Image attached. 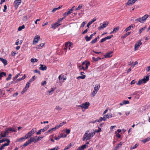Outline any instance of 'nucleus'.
<instances>
[{"mask_svg":"<svg viewBox=\"0 0 150 150\" xmlns=\"http://www.w3.org/2000/svg\"><path fill=\"white\" fill-rule=\"evenodd\" d=\"M89 130H87L83 136L82 140L83 141H87L90 139L95 134V132L94 131L91 133L89 132Z\"/></svg>","mask_w":150,"mask_h":150,"instance_id":"1","label":"nucleus"},{"mask_svg":"<svg viewBox=\"0 0 150 150\" xmlns=\"http://www.w3.org/2000/svg\"><path fill=\"white\" fill-rule=\"evenodd\" d=\"M149 76L148 74L147 75L144 76L143 79L139 80L137 84L139 85L142 83H145L149 81Z\"/></svg>","mask_w":150,"mask_h":150,"instance_id":"2","label":"nucleus"},{"mask_svg":"<svg viewBox=\"0 0 150 150\" xmlns=\"http://www.w3.org/2000/svg\"><path fill=\"white\" fill-rule=\"evenodd\" d=\"M21 2V0H15L14 2L15 4L14 7L15 9H16L18 6V5Z\"/></svg>","mask_w":150,"mask_h":150,"instance_id":"3","label":"nucleus"},{"mask_svg":"<svg viewBox=\"0 0 150 150\" xmlns=\"http://www.w3.org/2000/svg\"><path fill=\"white\" fill-rule=\"evenodd\" d=\"M108 22L106 21H104L103 22L102 25H101L99 27L98 29V30H100L101 29H103L105 28L108 25Z\"/></svg>","mask_w":150,"mask_h":150,"instance_id":"4","label":"nucleus"},{"mask_svg":"<svg viewBox=\"0 0 150 150\" xmlns=\"http://www.w3.org/2000/svg\"><path fill=\"white\" fill-rule=\"evenodd\" d=\"M61 25V24H59L57 22H56L53 24H52L51 25V28H52L53 29H55L56 28Z\"/></svg>","mask_w":150,"mask_h":150,"instance_id":"5","label":"nucleus"},{"mask_svg":"<svg viewBox=\"0 0 150 150\" xmlns=\"http://www.w3.org/2000/svg\"><path fill=\"white\" fill-rule=\"evenodd\" d=\"M137 0H128L127 2L126 3V5H132Z\"/></svg>","mask_w":150,"mask_h":150,"instance_id":"6","label":"nucleus"},{"mask_svg":"<svg viewBox=\"0 0 150 150\" xmlns=\"http://www.w3.org/2000/svg\"><path fill=\"white\" fill-rule=\"evenodd\" d=\"M141 40H139L135 45L134 46V49L135 50H136L137 49V48H138L140 45L142 44V42L141 41Z\"/></svg>","mask_w":150,"mask_h":150,"instance_id":"7","label":"nucleus"},{"mask_svg":"<svg viewBox=\"0 0 150 150\" xmlns=\"http://www.w3.org/2000/svg\"><path fill=\"white\" fill-rule=\"evenodd\" d=\"M90 103L88 102H86L82 104V108H84L85 109H87L89 106Z\"/></svg>","mask_w":150,"mask_h":150,"instance_id":"8","label":"nucleus"},{"mask_svg":"<svg viewBox=\"0 0 150 150\" xmlns=\"http://www.w3.org/2000/svg\"><path fill=\"white\" fill-rule=\"evenodd\" d=\"M40 38V36L39 35H36L34 38L33 44H35L36 43H37L39 40Z\"/></svg>","mask_w":150,"mask_h":150,"instance_id":"9","label":"nucleus"},{"mask_svg":"<svg viewBox=\"0 0 150 150\" xmlns=\"http://www.w3.org/2000/svg\"><path fill=\"white\" fill-rule=\"evenodd\" d=\"M112 51H110V52H108L106 53L104 55L105 58H108L111 57L112 55H110L112 54L113 53Z\"/></svg>","mask_w":150,"mask_h":150,"instance_id":"10","label":"nucleus"},{"mask_svg":"<svg viewBox=\"0 0 150 150\" xmlns=\"http://www.w3.org/2000/svg\"><path fill=\"white\" fill-rule=\"evenodd\" d=\"M134 27L135 25L134 24H132L126 28L125 31L126 32H127V31L130 30L132 28H133Z\"/></svg>","mask_w":150,"mask_h":150,"instance_id":"11","label":"nucleus"},{"mask_svg":"<svg viewBox=\"0 0 150 150\" xmlns=\"http://www.w3.org/2000/svg\"><path fill=\"white\" fill-rule=\"evenodd\" d=\"M40 67L39 68V69L40 70L42 71H44L46 70L47 69V67L45 65H44L41 64L40 65Z\"/></svg>","mask_w":150,"mask_h":150,"instance_id":"12","label":"nucleus"},{"mask_svg":"<svg viewBox=\"0 0 150 150\" xmlns=\"http://www.w3.org/2000/svg\"><path fill=\"white\" fill-rule=\"evenodd\" d=\"M96 20V18H94L93 20L89 21L88 23L87 24V26L88 28H89V26L93 22L95 21Z\"/></svg>","mask_w":150,"mask_h":150,"instance_id":"13","label":"nucleus"},{"mask_svg":"<svg viewBox=\"0 0 150 150\" xmlns=\"http://www.w3.org/2000/svg\"><path fill=\"white\" fill-rule=\"evenodd\" d=\"M100 86L99 84L98 85L96 84L95 85V87H94V90L98 92V90H99Z\"/></svg>","mask_w":150,"mask_h":150,"instance_id":"14","label":"nucleus"},{"mask_svg":"<svg viewBox=\"0 0 150 150\" xmlns=\"http://www.w3.org/2000/svg\"><path fill=\"white\" fill-rule=\"evenodd\" d=\"M103 58H101L99 57H97V58H95L94 57H93L92 58V59L93 61V62H96L98 61V60H101L102 59H103Z\"/></svg>","mask_w":150,"mask_h":150,"instance_id":"15","label":"nucleus"},{"mask_svg":"<svg viewBox=\"0 0 150 150\" xmlns=\"http://www.w3.org/2000/svg\"><path fill=\"white\" fill-rule=\"evenodd\" d=\"M149 16H150L149 15L146 14L142 17V21H143V23H144V21H146V19L148 18V17Z\"/></svg>","mask_w":150,"mask_h":150,"instance_id":"16","label":"nucleus"},{"mask_svg":"<svg viewBox=\"0 0 150 150\" xmlns=\"http://www.w3.org/2000/svg\"><path fill=\"white\" fill-rule=\"evenodd\" d=\"M37 136L34 137H33L30 138L32 142H33L34 143H35L38 142L36 138Z\"/></svg>","mask_w":150,"mask_h":150,"instance_id":"17","label":"nucleus"},{"mask_svg":"<svg viewBox=\"0 0 150 150\" xmlns=\"http://www.w3.org/2000/svg\"><path fill=\"white\" fill-rule=\"evenodd\" d=\"M5 141L7 142V143H10V140L8 139H3L1 140H0V143H3Z\"/></svg>","mask_w":150,"mask_h":150,"instance_id":"18","label":"nucleus"},{"mask_svg":"<svg viewBox=\"0 0 150 150\" xmlns=\"http://www.w3.org/2000/svg\"><path fill=\"white\" fill-rule=\"evenodd\" d=\"M81 76H79L78 77H77L76 78L77 79H84L86 77V76L83 74L81 75Z\"/></svg>","mask_w":150,"mask_h":150,"instance_id":"19","label":"nucleus"},{"mask_svg":"<svg viewBox=\"0 0 150 150\" xmlns=\"http://www.w3.org/2000/svg\"><path fill=\"white\" fill-rule=\"evenodd\" d=\"M2 62L4 64V65H6L7 64V61L6 59H3L1 58V59H0Z\"/></svg>","mask_w":150,"mask_h":150,"instance_id":"20","label":"nucleus"},{"mask_svg":"<svg viewBox=\"0 0 150 150\" xmlns=\"http://www.w3.org/2000/svg\"><path fill=\"white\" fill-rule=\"evenodd\" d=\"M122 144V143L120 142L119 144H118L115 147V150H117L118 149L119 147Z\"/></svg>","mask_w":150,"mask_h":150,"instance_id":"21","label":"nucleus"},{"mask_svg":"<svg viewBox=\"0 0 150 150\" xmlns=\"http://www.w3.org/2000/svg\"><path fill=\"white\" fill-rule=\"evenodd\" d=\"M150 139V137L146 138L142 140V142L144 143H146L148 142Z\"/></svg>","mask_w":150,"mask_h":150,"instance_id":"22","label":"nucleus"},{"mask_svg":"<svg viewBox=\"0 0 150 150\" xmlns=\"http://www.w3.org/2000/svg\"><path fill=\"white\" fill-rule=\"evenodd\" d=\"M63 137V135L62 134H61L60 135L58 136L57 137H56V136H55V139L56 140H58L60 139L61 137Z\"/></svg>","mask_w":150,"mask_h":150,"instance_id":"23","label":"nucleus"},{"mask_svg":"<svg viewBox=\"0 0 150 150\" xmlns=\"http://www.w3.org/2000/svg\"><path fill=\"white\" fill-rule=\"evenodd\" d=\"M32 135V134H31V133L29 132L27 134H25V138L27 139L28 138L30 137Z\"/></svg>","mask_w":150,"mask_h":150,"instance_id":"24","label":"nucleus"},{"mask_svg":"<svg viewBox=\"0 0 150 150\" xmlns=\"http://www.w3.org/2000/svg\"><path fill=\"white\" fill-rule=\"evenodd\" d=\"M5 76V77L6 76V73L4 72H0V79H1L3 76Z\"/></svg>","mask_w":150,"mask_h":150,"instance_id":"25","label":"nucleus"},{"mask_svg":"<svg viewBox=\"0 0 150 150\" xmlns=\"http://www.w3.org/2000/svg\"><path fill=\"white\" fill-rule=\"evenodd\" d=\"M85 38L87 42L89 41L92 39L90 36L88 37L87 35H86L85 36Z\"/></svg>","mask_w":150,"mask_h":150,"instance_id":"26","label":"nucleus"},{"mask_svg":"<svg viewBox=\"0 0 150 150\" xmlns=\"http://www.w3.org/2000/svg\"><path fill=\"white\" fill-rule=\"evenodd\" d=\"M131 33V32H128L126 33L124 35L122 36V38H126L127 36L130 35Z\"/></svg>","mask_w":150,"mask_h":150,"instance_id":"27","label":"nucleus"},{"mask_svg":"<svg viewBox=\"0 0 150 150\" xmlns=\"http://www.w3.org/2000/svg\"><path fill=\"white\" fill-rule=\"evenodd\" d=\"M9 144V143H5L4 144H3L1 146V148H2V149H4V147L6 146H8Z\"/></svg>","mask_w":150,"mask_h":150,"instance_id":"28","label":"nucleus"},{"mask_svg":"<svg viewBox=\"0 0 150 150\" xmlns=\"http://www.w3.org/2000/svg\"><path fill=\"white\" fill-rule=\"evenodd\" d=\"M105 116L107 118H109L112 117V114L111 113L107 114L105 115Z\"/></svg>","mask_w":150,"mask_h":150,"instance_id":"29","label":"nucleus"},{"mask_svg":"<svg viewBox=\"0 0 150 150\" xmlns=\"http://www.w3.org/2000/svg\"><path fill=\"white\" fill-rule=\"evenodd\" d=\"M49 127V125H47L45 127H44L43 129H41L42 132H44L46 131Z\"/></svg>","mask_w":150,"mask_h":150,"instance_id":"30","label":"nucleus"},{"mask_svg":"<svg viewBox=\"0 0 150 150\" xmlns=\"http://www.w3.org/2000/svg\"><path fill=\"white\" fill-rule=\"evenodd\" d=\"M146 26L145 27H143V28H142L140 29L139 30V33L141 34L143 31L145 30V29L146 28Z\"/></svg>","mask_w":150,"mask_h":150,"instance_id":"31","label":"nucleus"},{"mask_svg":"<svg viewBox=\"0 0 150 150\" xmlns=\"http://www.w3.org/2000/svg\"><path fill=\"white\" fill-rule=\"evenodd\" d=\"M25 28V25H22V26H19L18 29V30L19 31H21L22 29Z\"/></svg>","mask_w":150,"mask_h":150,"instance_id":"32","label":"nucleus"},{"mask_svg":"<svg viewBox=\"0 0 150 150\" xmlns=\"http://www.w3.org/2000/svg\"><path fill=\"white\" fill-rule=\"evenodd\" d=\"M36 130V128H34L32 129L30 131V132L31 133V134H34Z\"/></svg>","mask_w":150,"mask_h":150,"instance_id":"33","label":"nucleus"},{"mask_svg":"<svg viewBox=\"0 0 150 150\" xmlns=\"http://www.w3.org/2000/svg\"><path fill=\"white\" fill-rule=\"evenodd\" d=\"M26 139V138H25V136H24V137H22L20 139H17V141L18 142H21L23 140H25Z\"/></svg>","mask_w":150,"mask_h":150,"instance_id":"34","label":"nucleus"},{"mask_svg":"<svg viewBox=\"0 0 150 150\" xmlns=\"http://www.w3.org/2000/svg\"><path fill=\"white\" fill-rule=\"evenodd\" d=\"M88 146L86 145H83L81 146H79V147L82 150H83L84 149L86 148V147H88Z\"/></svg>","mask_w":150,"mask_h":150,"instance_id":"35","label":"nucleus"},{"mask_svg":"<svg viewBox=\"0 0 150 150\" xmlns=\"http://www.w3.org/2000/svg\"><path fill=\"white\" fill-rule=\"evenodd\" d=\"M30 61L31 62L34 63L35 62H37L38 61V60L35 58L34 59L33 58H32L31 59Z\"/></svg>","mask_w":150,"mask_h":150,"instance_id":"36","label":"nucleus"},{"mask_svg":"<svg viewBox=\"0 0 150 150\" xmlns=\"http://www.w3.org/2000/svg\"><path fill=\"white\" fill-rule=\"evenodd\" d=\"M29 144L28 143V142H26L24 144H23L21 146V147H22V149H23L24 147L27 146Z\"/></svg>","mask_w":150,"mask_h":150,"instance_id":"37","label":"nucleus"},{"mask_svg":"<svg viewBox=\"0 0 150 150\" xmlns=\"http://www.w3.org/2000/svg\"><path fill=\"white\" fill-rule=\"evenodd\" d=\"M35 76H33L31 79H30L29 80L28 82L30 83L31 82H32L35 79Z\"/></svg>","mask_w":150,"mask_h":150,"instance_id":"38","label":"nucleus"},{"mask_svg":"<svg viewBox=\"0 0 150 150\" xmlns=\"http://www.w3.org/2000/svg\"><path fill=\"white\" fill-rule=\"evenodd\" d=\"M12 76V74H10L8 75V77L6 78V80L7 81H8L9 80L11 79V77Z\"/></svg>","mask_w":150,"mask_h":150,"instance_id":"39","label":"nucleus"},{"mask_svg":"<svg viewBox=\"0 0 150 150\" xmlns=\"http://www.w3.org/2000/svg\"><path fill=\"white\" fill-rule=\"evenodd\" d=\"M30 83H29V82H27L24 88L27 89L29 87Z\"/></svg>","mask_w":150,"mask_h":150,"instance_id":"40","label":"nucleus"},{"mask_svg":"<svg viewBox=\"0 0 150 150\" xmlns=\"http://www.w3.org/2000/svg\"><path fill=\"white\" fill-rule=\"evenodd\" d=\"M138 145V144H136L134 146L131 148V149H133L136 148L137 147Z\"/></svg>","mask_w":150,"mask_h":150,"instance_id":"41","label":"nucleus"},{"mask_svg":"<svg viewBox=\"0 0 150 150\" xmlns=\"http://www.w3.org/2000/svg\"><path fill=\"white\" fill-rule=\"evenodd\" d=\"M45 44V43H41L39 45H38V48H41L42 47H43L44 45Z\"/></svg>","mask_w":150,"mask_h":150,"instance_id":"42","label":"nucleus"},{"mask_svg":"<svg viewBox=\"0 0 150 150\" xmlns=\"http://www.w3.org/2000/svg\"><path fill=\"white\" fill-rule=\"evenodd\" d=\"M78 67H79V68L81 67V68H80L79 69V70H81L82 69H83V70H85L86 69H85V68L83 66H81V65H79Z\"/></svg>","mask_w":150,"mask_h":150,"instance_id":"43","label":"nucleus"},{"mask_svg":"<svg viewBox=\"0 0 150 150\" xmlns=\"http://www.w3.org/2000/svg\"><path fill=\"white\" fill-rule=\"evenodd\" d=\"M64 19V17H63L62 18H59L58 19V21L57 22L59 24V23L61 22Z\"/></svg>","mask_w":150,"mask_h":150,"instance_id":"44","label":"nucleus"},{"mask_svg":"<svg viewBox=\"0 0 150 150\" xmlns=\"http://www.w3.org/2000/svg\"><path fill=\"white\" fill-rule=\"evenodd\" d=\"M90 63L89 62H88L86 63V67H85V69H87L88 68V66L90 65Z\"/></svg>","mask_w":150,"mask_h":150,"instance_id":"45","label":"nucleus"},{"mask_svg":"<svg viewBox=\"0 0 150 150\" xmlns=\"http://www.w3.org/2000/svg\"><path fill=\"white\" fill-rule=\"evenodd\" d=\"M8 130H9V132L10 131H12L13 132H16V131L15 130L12 129V128H11V127L8 128Z\"/></svg>","mask_w":150,"mask_h":150,"instance_id":"46","label":"nucleus"},{"mask_svg":"<svg viewBox=\"0 0 150 150\" xmlns=\"http://www.w3.org/2000/svg\"><path fill=\"white\" fill-rule=\"evenodd\" d=\"M119 27H117L114 28L113 30V32H114V33L116 32L119 29Z\"/></svg>","mask_w":150,"mask_h":150,"instance_id":"47","label":"nucleus"},{"mask_svg":"<svg viewBox=\"0 0 150 150\" xmlns=\"http://www.w3.org/2000/svg\"><path fill=\"white\" fill-rule=\"evenodd\" d=\"M113 36V35H111L110 36H108L106 37H105L106 39V40L107 39H110Z\"/></svg>","mask_w":150,"mask_h":150,"instance_id":"48","label":"nucleus"},{"mask_svg":"<svg viewBox=\"0 0 150 150\" xmlns=\"http://www.w3.org/2000/svg\"><path fill=\"white\" fill-rule=\"evenodd\" d=\"M55 109L58 110H62V108L59 106H56Z\"/></svg>","mask_w":150,"mask_h":150,"instance_id":"49","label":"nucleus"},{"mask_svg":"<svg viewBox=\"0 0 150 150\" xmlns=\"http://www.w3.org/2000/svg\"><path fill=\"white\" fill-rule=\"evenodd\" d=\"M43 137V136H40L39 137L37 138V141L38 142Z\"/></svg>","mask_w":150,"mask_h":150,"instance_id":"50","label":"nucleus"},{"mask_svg":"<svg viewBox=\"0 0 150 150\" xmlns=\"http://www.w3.org/2000/svg\"><path fill=\"white\" fill-rule=\"evenodd\" d=\"M97 40L95 38L94 40H93L90 42L91 44H93L97 42Z\"/></svg>","mask_w":150,"mask_h":150,"instance_id":"51","label":"nucleus"},{"mask_svg":"<svg viewBox=\"0 0 150 150\" xmlns=\"http://www.w3.org/2000/svg\"><path fill=\"white\" fill-rule=\"evenodd\" d=\"M71 146V144H69L65 148V149L67 150V149H69V148H70Z\"/></svg>","mask_w":150,"mask_h":150,"instance_id":"52","label":"nucleus"},{"mask_svg":"<svg viewBox=\"0 0 150 150\" xmlns=\"http://www.w3.org/2000/svg\"><path fill=\"white\" fill-rule=\"evenodd\" d=\"M122 103H123L124 104H128L129 103V102L128 100H124L122 101Z\"/></svg>","mask_w":150,"mask_h":150,"instance_id":"53","label":"nucleus"},{"mask_svg":"<svg viewBox=\"0 0 150 150\" xmlns=\"http://www.w3.org/2000/svg\"><path fill=\"white\" fill-rule=\"evenodd\" d=\"M34 72L35 73H38L39 75H40L41 73L40 71L37 69H35L34 71Z\"/></svg>","mask_w":150,"mask_h":150,"instance_id":"54","label":"nucleus"},{"mask_svg":"<svg viewBox=\"0 0 150 150\" xmlns=\"http://www.w3.org/2000/svg\"><path fill=\"white\" fill-rule=\"evenodd\" d=\"M103 118L102 117H100L99 119L98 120H96L97 122H100L102 120H103Z\"/></svg>","mask_w":150,"mask_h":150,"instance_id":"55","label":"nucleus"},{"mask_svg":"<svg viewBox=\"0 0 150 150\" xmlns=\"http://www.w3.org/2000/svg\"><path fill=\"white\" fill-rule=\"evenodd\" d=\"M86 21H83L82 23V24L81 25V28H83L84 26L85 25V24L86 23Z\"/></svg>","mask_w":150,"mask_h":150,"instance_id":"56","label":"nucleus"},{"mask_svg":"<svg viewBox=\"0 0 150 150\" xmlns=\"http://www.w3.org/2000/svg\"><path fill=\"white\" fill-rule=\"evenodd\" d=\"M88 28H86L84 31L82 32V34H84L85 33H86L88 31Z\"/></svg>","mask_w":150,"mask_h":150,"instance_id":"57","label":"nucleus"},{"mask_svg":"<svg viewBox=\"0 0 150 150\" xmlns=\"http://www.w3.org/2000/svg\"><path fill=\"white\" fill-rule=\"evenodd\" d=\"M82 7V6L80 5H79L77 8L76 9V11H77L80 10L81 8Z\"/></svg>","mask_w":150,"mask_h":150,"instance_id":"58","label":"nucleus"},{"mask_svg":"<svg viewBox=\"0 0 150 150\" xmlns=\"http://www.w3.org/2000/svg\"><path fill=\"white\" fill-rule=\"evenodd\" d=\"M73 10H72V9H70L69 10V11L67 12V14H69L70 13H71L73 12Z\"/></svg>","mask_w":150,"mask_h":150,"instance_id":"59","label":"nucleus"},{"mask_svg":"<svg viewBox=\"0 0 150 150\" xmlns=\"http://www.w3.org/2000/svg\"><path fill=\"white\" fill-rule=\"evenodd\" d=\"M97 93V92L96 91L93 90V92L92 93V95L93 96H95V95Z\"/></svg>","mask_w":150,"mask_h":150,"instance_id":"60","label":"nucleus"},{"mask_svg":"<svg viewBox=\"0 0 150 150\" xmlns=\"http://www.w3.org/2000/svg\"><path fill=\"white\" fill-rule=\"evenodd\" d=\"M70 130L69 129H66L65 132L67 134H69L70 133Z\"/></svg>","mask_w":150,"mask_h":150,"instance_id":"61","label":"nucleus"},{"mask_svg":"<svg viewBox=\"0 0 150 150\" xmlns=\"http://www.w3.org/2000/svg\"><path fill=\"white\" fill-rule=\"evenodd\" d=\"M47 83V82L46 81H45L43 82H42L41 83V85L42 86H43L45 85Z\"/></svg>","mask_w":150,"mask_h":150,"instance_id":"62","label":"nucleus"},{"mask_svg":"<svg viewBox=\"0 0 150 150\" xmlns=\"http://www.w3.org/2000/svg\"><path fill=\"white\" fill-rule=\"evenodd\" d=\"M71 42H67L65 43V47H67L70 44V43H71Z\"/></svg>","mask_w":150,"mask_h":150,"instance_id":"63","label":"nucleus"},{"mask_svg":"<svg viewBox=\"0 0 150 150\" xmlns=\"http://www.w3.org/2000/svg\"><path fill=\"white\" fill-rule=\"evenodd\" d=\"M59 148L58 146H57L53 148L50 149V150H57L59 149Z\"/></svg>","mask_w":150,"mask_h":150,"instance_id":"64","label":"nucleus"}]
</instances>
